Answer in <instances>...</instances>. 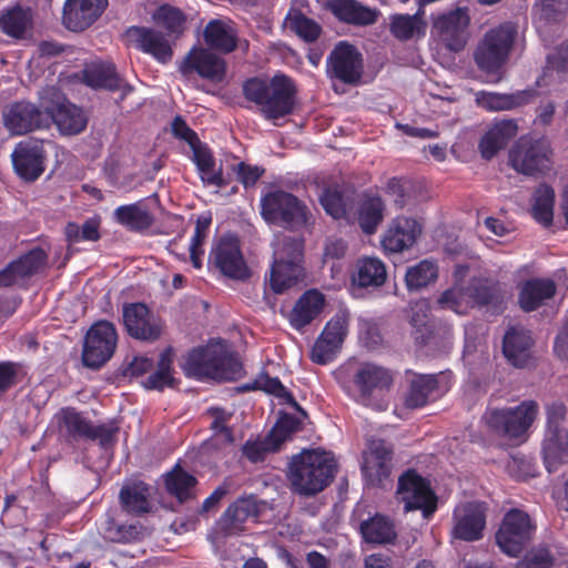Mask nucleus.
<instances>
[{"instance_id": "62", "label": "nucleus", "mask_w": 568, "mask_h": 568, "mask_svg": "<svg viewBox=\"0 0 568 568\" xmlns=\"http://www.w3.org/2000/svg\"><path fill=\"white\" fill-rule=\"evenodd\" d=\"M190 148L192 149L193 161L199 171L204 174L211 173L214 169V158L210 148L202 143L200 139L197 143H194Z\"/></svg>"}, {"instance_id": "61", "label": "nucleus", "mask_w": 568, "mask_h": 568, "mask_svg": "<svg viewBox=\"0 0 568 568\" xmlns=\"http://www.w3.org/2000/svg\"><path fill=\"white\" fill-rule=\"evenodd\" d=\"M241 450L247 460L256 464L263 462L268 452H275L276 449H273V443L267 439L265 442L248 439L243 444Z\"/></svg>"}, {"instance_id": "31", "label": "nucleus", "mask_w": 568, "mask_h": 568, "mask_svg": "<svg viewBox=\"0 0 568 568\" xmlns=\"http://www.w3.org/2000/svg\"><path fill=\"white\" fill-rule=\"evenodd\" d=\"M260 511V505L255 497H241L223 513L219 520L220 530L225 536L237 535L243 530V525L248 518H258Z\"/></svg>"}, {"instance_id": "1", "label": "nucleus", "mask_w": 568, "mask_h": 568, "mask_svg": "<svg viewBox=\"0 0 568 568\" xmlns=\"http://www.w3.org/2000/svg\"><path fill=\"white\" fill-rule=\"evenodd\" d=\"M345 395L365 407L382 409L381 399L394 383L393 372L372 362L349 363L335 374Z\"/></svg>"}, {"instance_id": "63", "label": "nucleus", "mask_w": 568, "mask_h": 568, "mask_svg": "<svg viewBox=\"0 0 568 568\" xmlns=\"http://www.w3.org/2000/svg\"><path fill=\"white\" fill-rule=\"evenodd\" d=\"M209 413L213 416L211 429L215 435H223L226 443L231 444L234 440L233 430L226 425L231 418V414H226L223 408H210Z\"/></svg>"}, {"instance_id": "24", "label": "nucleus", "mask_w": 568, "mask_h": 568, "mask_svg": "<svg viewBox=\"0 0 568 568\" xmlns=\"http://www.w3.org/2000/svg\"><path fill=\"white\" fill-rule=\"evenodd\" d=\"M48 254L41 247H34L11 261L0 271V287H12L24 283L47 264Z\"/></svg>"}, {"instance_id": "48", "label": "nucleus", "mask_w": 568, "mask_h": 568, "mask_svg": "<svg viewBox=\"0 0 568 568\" xmlns=\"http://www.w3.org/2000/svg\"><path fill=\"white\" fill-rule=\"evenodd\" d=\"M466 295L478 306H497L503 302L499 283L488 278H474L466 287Z\"/></svg>"}, {"instance_id": "33", "label": "nucleus", "mask_w": 568, "mask_h": 568, "mask_svg": "<svg viewBox=\"0 0 568 568\" xmlns=\"http://www.w3.org/2000/svg\"><path fill=\"white\" fill-rule=\"evenodd\" d=\"M438 396V375L413 373V377L409 381L408 388L404 397V405L409 409L422 408Z\"/></svg>"}, {"instance_id": "34", "label": "nucleus", "mask_w": 568, "mask_h": 568, "mask_svg": "<svg viewBox=\"0 0 568 568\" xmlns=\"http://www.w3.org/2000/svg\"><path fill=\"white\" fill-rule=\"evenodd\" d=\"M427 31V22L425 20L424 7H420L414 14L396 13L389 17V32L399 41L419 40L425 38Z\"/></svg>"}, {"instance_id": "43", "label": "nucleus", "mask_w": 568, "mask_h": 568, "mask_svg": "<svg viewBox=\"0 0 568 568\" xmlns=\"http://www.w3.org/2000/svg\"><path fill=\"white\" fill-rule=\"evenodd\" d=\"M113 216L118 224L135 233H143L154 224L153 214L141 202L116 207Z\"/></svg>"}, {"instance_id": "59", "label": "nucleus", "mask_w": 568, "mask_h": 568, "mask_svg": "<svg viewBox=\"0 0 568 568\" xmlns=\"http://www.w3.org/2000/svg\"><path fill=\"white\" fill-rule=\"evenodd\" d=\"M288 26L300 38L306 42H314L321 34L320 24L313 19L306 17L301 11H296L288 17Z\"/></svg>"}, {"instance_id": "16", "label": "nucleus", "mask_w": 568, "mask_h": 568, "mask_svg": "<svg viewBox=\"0 0 568 568\" xmlns=\"http://www.w3.org/2000/svg\"><path fill=\"white\" fill-rule=\"evenodd\" d=\"M349 315L345 311L337 312L324 326L316 338L311 352V358L316 364L332 362L348 334Z\"/></svg>"}, {"instance_id": "12", "label": "nucleus", "mask_w": 568, "mask_h": 568, "mask_svg": "<svg viewBox=\"0 0 568 568\" xmlns=\"http://www.w3.org/2000/svg\"><path fill=\"white\" fill-rule=\"evenodd\" d=\"M509 164L520 174L545 173L552 166V149L548 139L521 136L509 151Z\"/></svg>"}, {"instance_id": "40", "label": "nucleus", "mask_w": 568, "mask_h": 568, "mask_svg": "<svg viewBox=\"0 0 568 568\" xmlns=\"http://www.w3.org/2000/svg\"><path fill=\"white\" fill-rule=\"evenodd\" d=\"M359 534L365 542L374 545L392 544L397 538L394 523L378 513L361 521Z\"/></svg>"}, {"instance_id": "21", "label": "nucleus", "mask_w": 568, "mask_h": 568, "mask_svg": "<svg viewBox=\"0 0 568 568\" xmlns=\"http://www.w3.org/2000/svg\"><path fill=\"white\" fill-rule=\"evenodd\" d=\"M180 71L184 75L196 73L212 82H221L226 74V62L209 49L193 47L181 62Z\"/></svg>"}, {"instance_id": "14", "label": "nucleus", "mask_w": 568, "mask_h": 568, "mask_svg": "<svg viewBox=\"0 0 568 568\" xmlns=\"http://www.w3.org/2000/svg\"><path fill=\"white\" fill-rule=\"evenodd\" d=\"M118 344V333L113 323L101 320L91 325L85 334L82 363L98 369L113 356Z\"/></svg>"}, {"instance_id": "42", "label": "nucleus", "mask_w": 568, "mask_h": 568, "mask_svg": "<svg viewBox=\"0 0 568 568\" xmlns=\"http://www.w3.org/2000/svg\"><path fill=\"white\" fill-rule=\"evenodd\" d=\"M356 190L349 186L325 187L320 196V202L325 212L338 220L345 217L355 202Z\"/></svg>"}, {"instance_id": "8", "label": "nucleus", "mask_w": 568, "mask_h": 568, "mask_svg": "<svg viewBox=\"0 0 568 568\" xmlns=\"http://www.w3.org/2000/svg\"><path fill=\"white\" fill-rule=\"evenodd\" d=\"M539 406L536 400H523L516 407L487 408L483 422L498 436L521 439L537 418Z\"/></svg>"}, {"instance_id": "49", "label": "nucleus", "mask_w": 568, "mask_h": 568, "mask_svg": "<svg viewBox=\"0 0 568 568\" xmlns=\"http://www.w3.org/2000/svg\"><path fill=\"white\" fill-rule=\"evenodd\" d=\"M555 191L547 183H541L531 199V215L536 222L549 227L554 221Z\"/></svg>"}, {"instance_id": "17", "label": "nucleus", "mask_w": 568, "mask_h": 568, "mask_svg": "<svg viewBox=\"0 0 568 568\" xmlns=\"http://www.w3.org/2000/svg\"><path fill=\"white\" fill-rule=\"evenodd\" d=\"M210 263H213L224 276L232 280L244 281L251 272L243 257L240 241L236 236L222 237L216 247L210 254Z\"/></svg>"}, {"instance_id": "47", "label": "nucleus", "mask_w": 568, "mask_h": 568, "mask_svg": "<svg viewBox=\"0 0 568 568\" xmlns=\"http://www.w3.org/2000/svg\"><path fill=\"white\" fill-rule=\"evenodd\" d=\"M31 24L32 14L28 8L18 4L0 12V30L13 39H22Z\"/></svg>"}, {"instance_id": "55", "label": "nucleus", "mask_w": 568, "mask_h": 568, "mask_svg": "<svg viewBox=\"0 0 568 568\" xmlns=\"http://www.w3.org/2000/svg\"><path fill=\"white\" fill-rule=\"evenodd\" d=\"M214 364V379L232 382L242 376L243 365L239 358L227 351L219 347Z\"/></svg>"}, {"instance_id": "10", "label": "nucleus", "mask_w": 568, "mask_h": 568, "mask_svg": "<svg viewBox=\"0 0 568 568\" xmlns=\"http://www.w3.org/2000/svg\"><path fill=\"white\" fill-rule=\"evenodd\" d=\"M536 531L537 525L528 513L510 508L504 514L495 540L501 552L518 558L531 542Z\"/></svg>"}, {"instance_id": "20", "label": "nucleus", "mask_w": 568, "mask_h": 568, "mask_svg": "<svg viewBox=\"0 0 568 568\" xmlns=\"http://www.w3.org/2000/svg\"><path fill=\"white\" fill-rule=\"evenodd\" d=\"M3 123L10 133L23 135L47 128L49 125V116L47 111L40 110L33 103L19 101L11 104L3 112Z\"/></svg>"}, {"instance_id": "6", "label": "nucleus", "mask_w": 568, "mask_h": 568, "mask_svg": "<svg viewBox=\"0 0 568 568\" xmlns=\"http://www.w3.org/2000/svg\"><path fill=\"white\" fill-rule=\"evenodd\" d=\"M261 215L270 224L295 232L304 229L312 216L297 196L285 191H271L261 197Z\"/></svg>"}, {"instance_id": "23", "label": "nucleus", "mask_w": 568, "mask_h": 568, "mask_svg": "<svg viewBox=\"0 0 568 568\" xmlns=\"http://www.w3.org/2000/svg\"><path fill=\"white\" fill-rule=\"evenodd\" d=\"M393 448L384 439H371L362 464V473L373 486H381L392 471Z\"/></svg>"}, {"instance_id": "5", "label": "nucleus", "mask_w": 568, "mask_h": 568, "mask_svg": "<svg viewBox=\"0 0 568 568\" xmlns=\"http://www.w3.org/2000/svg\"><path fill=\"white\" fill-rule=\"evenodd\" d=\"M517 34L515 23H500L484 34L474 51L478 69L487 74L498 75L496 82L501 79V70L509 60Z\"/></svg>"}, {"instance_id": "38", "label": "nucleus", "mask_w": 568, "mask_h": 568, "mask_svg": "<svg viewBox=\"0 0 568 568\" xmlns=\"http://www.w3.org/2000/svg\"><path fill=\"white\" fill-rule=\"evenodd\" d=\"M384 216L385 203L377 193L364 192L358 195L357 222L363 233L374 234Z\"/></svg>"}, {"instance_id": "52", "label": "nucleus", "mask_w": 568, "mask_h": 568, "mask_svg": "<svg viewBox=\"0 0 568 568\" xmlns=\"http://www.w3.org/2000/svg\"><path fill=\"white\" fill-rule=\"evenodd\" d=\"M174 353L171 347L165 348L161 352L156 371L150 374L145 381H143V386L146 389H155L163 390L165 387H172L174 384V377L172 376V364H173Z\"/></svg>"}, {"instance_id": "25", "label": "nucleus", "mask_w": 568, "mask_h": 568, "mask_svg": "<svg viewBox=\"0 0 568 568\" xmlns=\"http://www.w3.org/2000/svg\"><path fill=\"white\" fill-rule=\"evenodd\" d=\"M108 4V0H65L63 24L71 31H83L102 16Z\"/></svg>"}, {"instance_id": "22", "label": "nucleus", "mask_w": 568, "mask_h": 568, "mask_svg": "<svg viewBox=\"0 0 568 568\" xmlns=\"http://www.w3.org/2000/svg\"><path fill=\"white\" fill-rule=\"evenodd\" d=\"M12 165L19 178H39L45 170V150L42 141L28 138L14 146Z\"/></svg>"}, {"instance_id": "53", "label": "nucleus", "mask_w": 568, "mask_h": 568, "mask_svg": "<svg viewBox=\"0 0 568 568\" xmlns=\"http://www.w3.org/2000/svg\"><path fill=\"white\" fill-rule=\"evenodd\" d=\"M155 22L166 30L168 36L179 39L185 30L186 16L170 4L161 6L154 13Z\"/></svg>"}, {"instance_id": "39", "label": "nucleus", "mask_w": 568, "mask_h": 568, "mask_svg": "<svg viewBox=\"0 0 568 568\" xmlns=\"http://www.w3.org/2000/svg\"><path fill=\"white\" fill-rule=\"evenodd\" d=\"M197 478L176 464L164 475L166 493L180 504H184L196 497Z\"/></svg>"}, {"instance_id": "46", "label": "nucleus", "mask_w": 568, "mask_h": 568, "mask_svg": "<svg viewBox=\"0 0 568 568\" xmlns=\"http://www.w3.org/2000/svg\"><path fill=\"white\" fill-rule=\"evenodd\" d=\"M83 81L93 89L118 91L122 88L123 80L119 77L113 63H92L83 70Z\"/></svg>"}, {"instance_id": "44", "label": "nucleus", "mask_w": 568, "mask_h": 568, "mask_svg": "<svg viewBox=\"0 0 568 568\" xmlns=\"http://www.w3.org/2000/svg\"><path fill=\"white\" fill-rule=\"evenodd\" d=\"M151 487L142 480L124 485L120 490L122 508L133 515H142L151 510Z\"/></svg>"}, {"instance_id": "58", "label": "nucleus", "mask_w": 568, "mask_h": 568, "mask_svg": "<svg viewBox=\"0 0 568 568\" xmlns=\"http://www.w3.org/2000/svg\"><path fill=\"white\" fill-rule=\"evenodd\" d=\"M300 419L288 413L280 415L277 422L267 435V440L273 443V449H278L291 435L300 429Z\"/></svg>"}, {"instance_id": "11", "label": "nucleus", "mask_w": 568, "mask_h": 568, "mask_svg": "<svg viewBox=\"0 0 568 568\" xmlns=\"http://www.w3.org/2000/svg\"><path fill=\"white\" fill-rule=\"evenodd\" d=\"M396 496L404 504L405 513L422 510L423 517L428 519L437 510L438 498L430 481L414 468L406 469L399 476Z\"/></svg>"}, {"instance_id": "9", "label": "nucleus", "mask_w": 568, "mask_h": 568, "mask_svg": "<svg viewBox=\"0 0 568 568\" xmlns=\"http://www.w3.org/2000/svg\"><path fill=\"white\" fill-rule=\"evenodd\" d=\"M546 410V428L542 439V458L549 473L568 463V425L567 408L561 402L548 404Z\"/></svg>"}, {"instance_id": "27", "label": "nucleus", "mask_w": 568, "mask_h": 568, "mask_svg": "<svg viewBox=\"0 0 568 568\" xmlns=\"http://www.w3.org/2000/svg\"><path fill=\"white\" fill-rule=\"evenodd\" d=\"M422 233L419 223L410 217H395L382 237V246L388 253H400L410 248Z\"/></svg>"}, {"instance_id": "29", "label": "nucleus", "mask_w": 568, "mask_h": 568, "mask_svg": "<svg viewBox=\"0 0 568 568\" xmlns=\"http://www.w3.org/2000/svg\"><path fill=\"white\" fill-rule=\"evenodd\" d=\"M518 124L514 119H503L491 123L478 143L480 155L485 160H491L499 151L505 149L517 135Z\"/></svg>"}, {"instance_id": "32", "label": "nucleus", "mask_w": 568, "mask_h": 568, "mask_svg": "<svg viewBox=\"0 0 568 568\" xmlns=\"http://www.w3.org/2000/svg\"><path fill=\"white\" fill-rule=\"evenodd\" d=\"M534 339L521 326H510L503 338V354L513 366L524 368L531 359Z\"/></svg>"}, {"instance_id": "36", "label": "nucleus", "mask_w": 568, "mask_h": 568, "mask_svg": "<svg viewBox=\"0 0 568 568\" xmlns=\"http://www.w3.org/2000/svg\"><path fill=\"white\" fill-rule=\"evenodd\" d=\"M324 305L325 297L320 291L315 288L307 290L298 297L288 314L291 326L301 331L322 313Z\"/></svg>"}, {"instance_id": "4", "label": "nucleus", "mask_w": 568, "mask_h": 568, "mask_svg": "<svg viewBox=\"0 0 568 568\" xmlns=\"http://www.w3.org/2000/svg\"><path fill=\"white\" fill-rule=\"evenodd\" d=\"M304 239L284 235L274 245L270 272V287L276 294L296 285L305 276Z\"/></svg>"}, {"instance_id": "51", "label": "nucleus", "mask_w": 568, "mask_h": 568, "mask_svg": "<svg viewBox=\"0 0 568 568\" xmlns=\"http://www.w3.org/2000/svg\"><path fill=\"white\" fill-rule=\"evenodd\" d=\"M387 277L385 264L377 257H363L357 262L354 278L359 287L382 286Z\"/></svg>"}, {"instance_id": "41", "label": "nucleus", "mask_w": 568, "mask_h": 568, "mask_svg": "<svg viewBox=\"0 0 568 568\" xmlns=\"http://www.w3.org/2000/svg\"><path fill=\"white\" fill-rule=\"evenodd\" d=\"M219 347H196L189 352L183 369L186 376L196 379H214V364Z\"/></svg>"}, {"instance_id": "2", "label": "nucleus", "mask_w": 568, "mask_h": 568, "mask_svg": "<svg viewBox=\"0 0 568 568\" xmlns=\"http://www.w3.org/2000/svg\"><path fill=\"white\" fill-rule=\"evenodd\" d=\"M242 91L247 101L260 108L263 118L274 123L291 115L296 106V84L284 73H276L272 78H248Z\"/></svg>"}, {"instance_id": "64", "label": "nucleus", "mask_w": 568, "mask_h": 568, "mask_svg": "<svg viewBox=\"0 0 568 568\" xmlns=\"http://www.w3.org/2000/svg\"><path fill=\"white\" fill-rule=\"evenodd\" d=\"M547 64L558 73L568 72V44L559 45L556 51L547 57Z\"/></svg>"}, {"instance_id": "26", "label": "nucleus", "mask_w": 568, "mask_h": 568, "mask_svg": "<svg viewBox=\"0 0 568 568\" xmlns=\"http://www.w3.org/2000/svg\"><path fill=\"white\" fill-rule=\"evenodd\" d=\"M49 121L51 120L63 135H77L83 132L88 125L85 111L70 102L67 98L45 108Z\"/></svg>"}, {"instance_id": "28", "label": "nucleus", "mask_w": 568, "mask_h": 568, "mask_svg": "<svg viewBox=\"0 0 568 568\" xmlns=\"http://www.w3.org/2000/svg\"><path fill=\"white\" fill-rule=\"evenodd\" d=\"M126 34L134 42L135 48L152 55L159 62L166 63L172 59V47L161 31L146 27H131Z\"/></svg>"}, {"instance_id": "13", "label": "nucleus", "mask_w": 568, "mask_h": 568, "mask_svg": "<svg viewBox=\"0 0 568 568\" xmlns=\"http://www.w3.org/2000/svg\"><path fill=\"white\" fill-rule=\"evenodd\" d=\"M470 16L467 8H456L432 16V37L447 50L460 52L469 37Z\"/></svg>"}, {"instance_id": "57", "label": "nucleus", "mask_w": 568, "mask_h": 568, "mask_svg": "<svg viewBox=\"0 0 568 568\" xmlns=\"http://www.w3.org/2000/svg\"><path fill=\"white\" fill-rule=\"evenodd\" d=\"M568 10L567 0H536L532 13L539 22L555 23L561 21Z\"/></svg>"}, {"instance_id": "19", "label": "nucleus", "mask_w": 568, "mask_h": 568, "mask_svg": "<svg viewBox=\"0 0 568 568\" xmlns=\"http://www.w3.org/2000/svg\"><path fill=\"white\" fill-rule=\"evenodd\" d=\"M126 333L135 339L153 342L162 333V325L150 308L141 302L126 303L122 311Z\"/></svg>"}, {"instance_id": "3", "label": "nucleus", "mask_w": 568, "mask_h": 568, "mask_svg": "<svg viewBox=\"0 0 568 568\" xmlns=\"http://www.w3.org/2000/svg\"><path fill=\"white\" fill-rule=\"evenodd\" d=\"M337 467L332 453L305 449L291 458L287 478L294 493L315 496L332 483Z\"/></svg>"}, {"instance_id": "15", "label": "nucleus", "mask_w": 568, "mask_h": 568, "mask_svg": "<svg viewBox=\"0 0 568 568\" xmlns=\"http://www.w3.org/2000/svg\"><path fill=\"white\" fill-rule=\"evenodd\" d=\"M326 72L331 79L342 83L357 85L363 75L361 52L346 41L338 42L326 60Z\"/></svg>"}, {"instance_id": "30", "label": "nucleus", "mask_w": 568, "mask_h": 568, "mask_svg": "<svg viewBox=\"0 0 568 568\" xmlns=\"http://www.w3.org/2000/svg\"><path fill=\"white\" fill-rule=\"evenodd\" d=\"M538 95L539 93L535 88L513 93L479 91L476 93V103L489 112L508 111L532 103Z\"/></svg>"}, {"instance_id": "37", "label": "nucleus", "mask_w": 568, "mask_h": 568, "mask_svg": "<svg viewBox=\"0 0 568 568\" xmlns=\"http://www.w3.org/2000/svg\"><path fill=\"white\" fill-rule=\"evenodd\" d=\"M328 8L334 17L347 24L369 26L377 21L378 11L357 0H332Z\"/></svg>"}, {"instance_id": "50", "label": "nucleus", "mask_w": 568, "mask_h": 568, "mask_svg": "<svg viewBox=\"0 0 568 568\" xmlns=\"http://www.w3.org/2000/svg\"><path fill=\"white\" fill-rule=\"evenodd\" d=\"M438 277V265L435 261L423 260L407 267L405 284L408 292L419 291L434 283Z\"/></svg>"}, {"instance_id": "7", "label": "nucleus", "mask_w": 568, "mask_h": 568, "mask_svg": "<svg viewBox=\"0 0 568 568\" xmlns=\"http://www.w3.org/2000/svg\"><path fill=\"white\" fill-rule=\"evenodd\" d=\"M59 425L69 444L98 442L99 446L104 450L115 446L116 435L120 430L118 423L114 420L93 425L90 419L74 407H64L60 410Z\"/></svg>"}, {"instance_id": "54", "label": "nucleus", "mask_w": 568, "mask_h": 568, "mask_svg": "<svg viewBox=\"0 0 568 568\" xmlns=\"http://www.w3.org/2000/svg\"><path fill=\"white\" fill-rule=\"evenodd\" d=\"M256 378L258 390H263L266 394L284 400L303 416H306V412L296 402L294 395L282 384L278 377H271L266 372H261Z\"/></svg>"}, {"instance_id": "45", "label": "nucleus", "mask_w": 568, "mask_h": 568, "mask_svg": "<svg viewBox=\"0 0 568 568\" xmlns=\"http://www.w3.org/2000/svg\"><path fill=\"white\" fill-rule=\"evenodd\" d=\"M203 39L210 49L222 53H231L237 48L235 31L219 19L207 22L203 31Z\"/></svg>"}, {"instance_id": "60", "label": "nucleus", "mask_w": 568, "mask_h": 568, "mask_svg": "<svg viewBox=\"0 0 568 568\" xmlns=\"http://www.w3.org/2000/svg\"><path fill=\"white\" fill-rule=\"evenodd\" d=\"M555 557L546 546H536L528 550L517 562V568H552Z\"/></svg>"}, {"instance_id": "18", "label": "nucleus", "mask_w": 568, "mask_h": 568, "mask_svg": "<svg viewBox=\"0 0 568 568\" xmlns=\"http://www.w3.org/2000/svg\"><path fill=\"white\" fill-rule=\"evenodd\" d=\"M487 508L484 503L466 501L453 513L452 536L464 541H477L484 537Z\"/></svg>"}, {"instance_id": "35", "label": "nucleus", "mask_w": 568, "mask_h": 568, "mask_svg": "<svg viewBox=\"0 0 568 568\" xmlns=\"http://www.w3.org/2000/svg\"><path fill=\"white\" fill-rule=\"evenodd\" d=\"M557 286L551 278H529L523 282L518 294V304L524 312L538 310L546 301L552 298Z\"/></svg>"}, {"instance_id": "56", "label": "nucleus", "mask_w": 568, "mask_h": 568, "mask_svg": "<svg viewBox=\"0 0 568 568\" xmlns=\"http://www.w3.org/2000/svg\"><path fill=\"white\" fill-rule=\"evenodd\" d=\"M211 223V213H203L196 219L194 234L190 243V258L195 268L202 267V257L204 255L203 244L207 237Z\"/></svg>"}]
</instances>
